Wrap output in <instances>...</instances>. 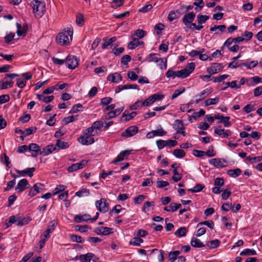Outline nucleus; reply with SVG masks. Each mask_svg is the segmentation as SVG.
Listing matches in <instances>:
<instances>
[{"instance_id": "nucleus-29", "label": "nucleus", "mask_w": 262, "mask_h": 262, "mask_svg": "<svg viewBox=\"0 0 262 262\" xmlns=\"http://www.w3.org/2000/svg\"><path fill=\"white\" fill-rule=\"evenodd\" d=\"M56 149V147L53 145H48L43 148L41 151L42 154L44 156H47L50 154L53 151Z\"/></svg>"}, {"instance_id": "nucleus-51", "label": "nucleus", "mask_w": 262, "mask_h": 262, "mask_svg": "<svg viewBox=\"0 0 262 262\" xmlns=\"http://www.w3.org/2000/svg\"><path fill=\"white\" fill-rule=\"evenodd\" d=\"M157 64L161 69H166L167 68L166 62L167 60L164 58H159Z\"/></svg>"}, {"instance_id": "nucleus-63", "label": "nucleus", "mask_w": 262, "mask_h": 262, "mask_svg": "<svg viewBox=\"0 0 262 262\" xmlns=\"http://www.w3.org/2000/svg\"><path fill=\"white\" fill-rule=\"evenodd\" d=\"M127 77L132 81H135L138 79L137 75L134 71L128 72Z\"/></svg>"}, {"instance_id": "nucleus-15", "label": "nucleus", "mask_w": 262, "mask_h": 262, "mask_svg": "<svg viewBox=\"0 0 262 262\" xmlns=\"http://www.w3.org/2000/svg\"><path fill=\"white\" fill-rule=\"evenodd\" d=\"M15 171L20 176L25 177L28 176L29 177H32L33 176V172L35 171V168L34 167L27 168L23 170L16 169Z\"/></svg>"}, {"instance_id": "nucleus-64", "label": "nucleus", "mask_w": 262, "mask_h": 262, "mask_svg": "<svg viewBox=\"0 0 262 262\" xmlns=\"http://www.w3.org/2000/svg\"><path fill=\"white\" fill-rule=\"evenodd\" d=\"M253 94L255 97H258L262 94V86H259L253 90Z\"/></svg>"}, {"instance_id": "nucleus-43", "label": "nucleus", "mask_w": 262, "mask_h": 262, "mask_svg": "<svg viewBox=\"0 0 262 262\" xmlns=\"http://www.w3.org/2000/svg\"><path fill=\"white\" fill-rule=\"evenodd\" d=\"M204 187V184H197L193 188H190L188 190L191 192H198L202 190Z\"/></svg>"}, {"instance_id": "nucleus-27", "label": "nucleus", "mask_w": 262, "mask_h": 262, "mask_svg": "<svg viewBox=\"0 0 262 262\" xmlns=\"http://www.w3.org/2000/svg\"><path fill=\"white\" fill-rule=\"evenodd\" d=\"M173 127L176 130L177 133H178L179 130L185 129L184 123L182 121L179 119L175 120L173 125Z\"/></svg>"}, {"instance_id": "nucleus-47", "label": "nucleus", "mask_w": 262, "mask_h": 262, "mask_svg": "<svg viewBox=\"0 0 262 262\" xmlns=\"http://www.w3.org/2000/svg\"><path fill=\"white\" fill-rule=\"evenodd\" d=\"M185 91V89L183 87H181L179 89L176 90L171 96V99H174L177 98L179 95L184 93Z\"/></svg>"}, {"instance_id": "nucleus-53", "label": "nucleus", "mask_w": 262, "mask_h": 262, "mask_svg": "<svg viewBox=\"0 0 262 262\" xmlns=\"http://www.w3.org/2000/svg\"><path fill=\"white\" fill-rule=\"evenodd\" d=\"M77 117L78 115L68 116L67 117L64 118L63 121L64 122V124L66 125L69 123L73 122L75 120H77Z\"/></svg>"}, {"instance_id": "nucleus-11", "label": "nucleus", "mask_w": 262, "mask_h": 262, "mask_svg": "<svg viewBox=\"0 0 262 262\" xmlns=\"http://www.w3.org/2000/svg\"><path fill=\"white\" fill-rule=\"evenodd\" d=\"M138 132V128L136 126H130L127 128L121 134L122 137L127 138L130 137L136 134Z\"/></svg>"}, {"instance_id": "nucleus-60", "label": "nucleus", "mask_w": 262, "mask_h": 262, "mask_svg": "<svg viewBox=\"0 0 262 262\" xmlns=\"http://www.w3.org/2000/svg\"><path fill=\"white\" fill-rule=\"evenodd\" d=\"M123 0H114L112 3V7L116 9L123 5Z\"/></svg>"}, {"instance_id": "nucleus-50", "label": "nucleus", "mask_w": 262, "mask_h": 262, "mask_svg": "<svg viewBox=\"0 0 262 262\" xmlns=\"http://www.w3.org/2000/svg\"><path fill=\"white\" fill-rule=\"evenodd\" d=\"M209 18V16L206 15H198L197 16L198 23L200 25L205 23Z\"/></svg>"}, {"instance_id": "nucleus-56", "label": "nucleus", "mask_w": 262, "mask_h": 262, "mask_svg": "<svg viewBox=\"0 0 262 262\" xmlns=\"http://www.w3.org/2000/svg\"><path fill=\"white\" fill-rule=\"evenodd\" d=\"M194 63L193 62H191L188 63L184 69L186 70L187 73H189V75H190V74L194 71Z\"/></svg>"}, {"instance_id": "nucleus-35", "label": "nucleus", "mask_w": 262, "mask_h": 262, "mask_svg": "<svg viewBox=\"0 0 262 262\" xmlns=\"http://www.w3.org/2000/svg\"><path fill=\"white\" fill-rule=\"evenodd\" d=\"M143 242V240L139 237H134L129 243L130 245L139 246L141 243Z\"/></svg>"}, {"instance_id": "nucleus-23", "label": "nucleus", "mask_w": 262, "mask_h": 262, "mask_svg": "<svg viewBox=\"0 0 262 262\" xmlns=\"http://www.w3.org/2000/svg\"><path fill=\"white\" fill-rule=\"evenodd\" d=\"M107 80L114 83H118L122 80V77L120 74L116 72L113 74L109 75L107 78Z\"/></svg>"}, {"instance_id": "nucleus-38", "label": "nucleus", "mask_w": 262, "mask_h": 262, "mask_svg": "<svg viewBox=\"0 0 262 262\" xmlns=\"http://www.w3.org/2000/svg\"><path fill=\"white\" fill-rule=\"evenodd\" d=\"M89 194L90 191L86 188H82L75 193V195L78 197L87 196Z\"/></svg>"}, {"instance_id": "nucleus-40", "label": "nucleus", "mask_w": 262, "mask_h": 262, "mask_svg": "<svg viewBox=\"0 0 262 262\" xmlns=\"http://www.w3.org/2000/svg\"><path fill=\"white\" fill-rule=\"evenodd\" d=\"M257 253L256 251L251 249H245L240 253L241 255H255Z\"/></svg>"}, {"instance_id": "nucleus-14", "label": "nucleus", "mask_w": 262, "mask_h": 262, "mask_svg": "<svg viewBox=\"0 0 262 262\" xmlns=\"http://www.w3.org/2000/svg\"><path fill=\"white\" fill-rule=\"evenodd\" d=\"M95 232L98 235H107L113 232V229L108 227H101L97 228Z\"/></svg>"}, {"instance_id": "nucleus-12", "label": "nucleus", "mask_w": 262, "mask_h": 262, "mask_svg": "<svg viewBox=\"0 0 262 262\" xmlns=\"http://www.w3.org/2000/svg\"><path fill=\"white\" fill-rule=\"evenodd\" d=\"M30 186V184L28 183V181L26 179H23L20 180L15 188V190L17 193L21 192L29 188Z\"/></svg>"}, {"instance_id": "nucleus-49", "label": "nucleus", "mask_w": 262, "mask_h": 262, "mask_svg": "<svg viewBox=\"0 0 262 262\" xmlns=\"http://www.w3.org/2000/svg\"><path fill=\"white\" fill-rule=\"evenodd\" d=\"M193 5L196 6L195 10L197 11H200L204 6V3L203 0H195Z\"/></svg>"}, {"instance_id": "nucleus-4", "label": "nucleus", "mask_w": 262, "mask_h": 262, "mask_svg": "<svg viewBox=\"0 0 262 262\" xmlns=\"http://www.w3.org/2000/svg\"><path fill=\"white\" fill-rule=\"evenodd\" d=\"M17 76H18V75L15 73L6 74L4 79L0 82L2 83L1 89H6L8 87H12L13 82L12 80Z\"/></svg>"}, {"instance_id": "nucleus-52", "label": "nucleus", "mask_w": 262, "mask_h": 262, "mask_svg": "<svg viewBox=\"0 0 262 262\" xmlns=\"http://www.w3.org/2000/svg\"><path fill=\"white\" fill-rule=\"evenodd\" d=\"M70 238L73 242L79 243H82L84 241L81 236L75 234H71L70 235Z\"/></svg>"}, {"instance_id": "nucleus-21", "label": "nucleus", "mask_w": 262, "mask_h": 262, "mask_svg": "<svg viewBox=\"0 0 262 262\" xmlns=\"http://www.w3.org/2000/svg\"><path fill=\"white\" fill-rule=\"evenodd\" d=\"M131 153V150H125L121 152L117 156L116 159L114 160L112 163H116L117 162L123 161L124 158L129 155Z\"/></svg>"}, {"instance_id": "nucleus-2", "label": "nucleus", "mask_w": 262, "mask_h": 262, "mask_svg": "<svg viewBox=\"0 0 262 262\" xmlns=\"http://www.w3.org/2000/svg\"><path fill=\"white\" fill-rule=\"evenodd\" d=\"M31 5L35 17L36 18L41 17L46 11L45 2L42 0H33Z\"/></svg>"}, {"instance_id": "nucleus-57", "label": "nucleus", "mask_w": 262, "mask_h": 262, "mask_svg": "<svg viewBox=\"0 0 262 262\" xmlns=\"http://www.w3.org/2000/svg\"><path fill=\"white\" fill-rule=\"evenodd\" d=\"M228 77V75L224 74L220 75L218 77H213L212 80L214 82H220L223 81V80L226 79Z\"/></svg>"}, {"instance_id": "nucleus-33", "label": "nucleus", "mask_w": 262, "mask_h": 262, "mask_svg": "<svg viewBox=\"0 0 262 262\" xmlns=\"http://www.w3.org/2000/svg\"><path fill=\"white\" fill-rule=\"evenodd\" d=\"M126 111H125L122 116L121 119L124 118V120L125 121H127L131 120L132 118H134L137 115V113L136 112H133L130 114H126Z\"/></svg>"}, {"instance_id": "nucleus-8", "label": "nucleus", "mask_w": 262, "mask_h": 262, "mask_svg": "<svg viewBox=\"0 0 262 262\" xmlns=\"http://www.w3.org/2000/svg\"><path fill=\"white\" fill-rule=\"evenodd\" d=\"M88 161L87 160H82L79 163H77L72 164L71 166L68 168V171L69 172H72L76 171L78 169L83 168L88 164Z\"/></svg>"}, {"instance_id": "nucleus-17", "label": "nucleus", "mask_w": 262, "mask_h": 262, "mask_svg": "<svg viewBox=\"0 0 262 262\" xmlns=\"http://www.w3.org/2000/svg\"><path fill=\"white\" fill-rule=\"evenodd\" d=\"M210 164L213 165L214 167L220 168L225 166L226 160H222L219 158L212 159L209 161Z\"/></svg>"}, {"instance_id": "nucleus-32", "label": "nucleus", "mask_w": 262, "mask_h": 262, "mask_svg": "<svg viewBox=\"0 0 262 262\" xmlns=\"http://www.w3.org/2000/svg\"><path fill=\"white\" fill-rule=\"evenodd\" d=\"M31 221V218L30 217H25L23 219L18 217L17 225L19 226H22L28 224Z\"/></svg>"}, {"instance_id": "nucleus-25", "label": "nucleus", "mask_w": 262, "mask_h": 262, "mask_svg": "<svg viewBox=\"0 0 262 262\" xmlns=\"http://www.w3.org/2000/svg\"><path fill=\"white\" fill-rule=\"evenodd\" d=\"M181 207V204L176 203H171L168 207H166L164 208L165 211L167 212H174Z\"/></svg>"}, {"instance_id": "nucleus-24", "label": "nucleus", "mask_w": 262, "mask_h": 262, "mask_svg": "<svg viewBox=\"0 0 262 262\" xmlns=\"http://www.w3.org/2000/svg\"><path fill=\"white\" fill-rule=\"evenodd\" d=\"M182 13L181 12V10H177V11H171L168 16V19L170 21H172L173 20L179 18L180 17Z\"/></svg>"}, {"instance_id": "nucleus-61", "label": "nucleus", "mask_w": 262, "mask_h": 262, "mask_svg": "<svg viewBox=\"0 0 262 262\" xmlns=\"http://www.w3.org/2000/svg\"><path fill=\"white\" fill-rule=\"evenodd\" d=\"M15 35V33H10L7 35L4 38L5 42L9 43L14 39Z\"/></svg>"}, {"instance_id": "nucleus-9", "label": "nucleus", "mask_w": 262, "mask_h": 262, "mask_svg": "<svg viewBox=\"0 0 262 262\" xmlns=\"http://www.w3.org/2000/svg\"><path fill=\"white\" fill-rule=\"evenodd\" d=\"M223 68L222 63H213L210 67L207 68V72L210 75H213L221 71Z\"/></svg>"}, {"instance_id": "nucleus-26", "label": "nucleus", "mask_w": 262, "mask_h": 262, "mask_svg": "<svg viewBox=\"0 0 262 262\" xmlns=\"http://www.w3.org/2000/svg\"><path fill=\"white\" fill-rule=\"evenodd\" d=\"M95 256L92 253H88L86 254H82L79 256V259L82 262H90L91 259Z\"/></svg>"}, {"instance_id": "nucleus-5", "label": "nucleus", "mask_w": 262, "mask_h": 262, "mask_svg": "<svg viewBox=\"0 0 262 262\" xmlns=\"http://www.w3.org/2000/svg\"><path fill=\"white\" fill-rule=\"evenodd\" d=\"M66 63L70 69H74L79 64V60L75 56L68 55L66 59Z\"/></svg>"}, {"instance_id": "nucleus-48", "label": "nucleus", "mask_w": 262, "mask_h": 262, "mask_svg": "<svg viewBox=\"0 0 262 262\" xmlns=\"http://www.w3.org/2000/svg\"><path fill=\"white\" fill-rule=\"evenodd\" d=\"M103 126V122L101 121H97L94 122L92 126L89 128H92L93 132H94V129H100Z\"/></svg>"}, {"instance_id": "nucleus-36", "label": "nucleus", "mask_w": 262, "mask_h": 262, "mask_svg": "<svg viewBox=\"0 0 262 262\" xmlns=\"http://www.w3.org/2000/svg\"><path fill=\"white\" fill-rule=\"evenodd\" d=\"M158 59L159 57L156 54L151 53L146 57V60L149 62H154L158 63Z\"/></svg>"}, {"instance_id": "nucleus-6", "label": "nucleus", "mask_w": 262, "mask_h": 262, "mask_svg": "<svg viewBox=\"0 0 262 262\" xmlns=\"http://www.w3.org/2000/svg\"><path fill=\"white\" fill-rule=\"evenodd\" d=\"M96 207L99 211L102 212H106L108 210V204L105 199H101L99 201L96 202Z\"/></svg>"}, {"instance_id": "nucleus-62", "label": "nucleus", "mask_w": 262, "mask_h": 262, "mask_svg": "<svg viewBox=\"0 0 262 262\" xmlns=\"http://www.w3.org/2000/svg\"><path fill=\"white\" fill-rule=\"evenodd\" d=\"M130 60L131 57L129 55H125L122 57L121 62L124 65H127Z\"/></svg>"}, {"instance_id": "nucleus-3", "label": "nucleus", "mask_w": 262, "mask_h": 262, "mask_svg": "<svg viewBox=\"0 0 262 262\" xmlns=\"http://www.w3.org/2000/svg\"><path fill=\"white\" fill-rule=\"evenodd\" d=\"M92 128H87L83 131V135L81 136L78 141L81 144L84 145H89L93 144L95 142L93 137Z\"/></svg>"}, {"instance_id": "nucleus-28", "label": "nucleus", "mask_w": 262, "mask_h": 262, "mask_svg": "<svg viewBox=\"0 0 262 262\" xmlns=\"http://www.w3.org/2000/svg\"><path fill=\"white\" fill-rule=\"evenodd\" d=\"M191 246L195 248H202L205 246V245L201 241L196 237H192L190 242Z\"/></svg>"}, {"instance_id": "nucleus-31", "label": "nucleus", "mask_w": 262, "mask_h": 262, "mask_svg": "<svg viewBox=\"0 0 262 262\" xmlns=\"http://www.w3.org/2000/svg\"><path fill=\"white\" fill-rule=\"evenodd\" d=\"M242 170L237 168L234 169H230L228 170L227 174L231 177L236 178L241 173Z\"/></svg>"}, {"instance_id": "nucleus-58", "label": "nucleus", "mask_w": 262, "mask_h": 262, "mask_svg": "<svg viewBox=\"0 0 262 262\" xmlns=\"http://www.w3.org/2000/svg\"><path fill=\"white\" fill-rule=\"evenodd\" d=\"M205 225L208 226L210 229H213L214 227V223L212 221H207L201 222L198 224V227L201 225Z\"/></svg>"}, {"instance_id": "nucleus-42", "label": "nucleus", "mask_w": 262, "mask_h": 262, "mask_svg": "<svg viewBox=\"0 0 262 262\" xmlns=\"http://www.w3.org/2000/svg\"><path fill=\"white\" fill-rule=\"evenodd\" d=\"M55 146L60 149H66L69 147V145L68 142L57 140L56 142Z\"/></svg>"}, {"instance_id": "nucleus-46", "label": "nucleus", "mask_w": 262, "mask_h": 262, "mask_svg": "<svg viewBox=\"0 0 262 262\" xmlns=\"http://www.w3.org/2000/svg\"><path fill=\"white\" fill-rule=\"evenodd\" d=\"M180 254V252L178 250L173 252H170L168 254V259L169 260L174 261L176 260L177 256Z\"/></svg>"}, {"instance_id": "nucleus-1", "label": "nucleus", "mask_w": 262, "mask_h": 262, "mask_svg": "<svg viewBox=\"0 0 262 262\" xmlns=\"http://www.w3.org/2000/svg\"><path fill=\"white\" fill-rule=\"evenodd\" d=\"M73 34V29L69 28L67 30H65L58 34L56 37V41L61 45H69L72 40Z\"/></svg>"}, {"instance_id": "nucleus-41", "label": "nucleus", "mask_w": 262, "mask_h": 262, "mask_svg": "<svg viewBox=\"0 0 262 262\" xmlns=\"http://www.w3.org/2000/svg\"><path fill=\"white\" fill-rule=\"evenodd\" d=\"M140 41H139L138 38H134L132 41L129 42L127 47L129 49L132 50L140 45Z\"/></svg>"}, {"instance_id": "nucleus-19", "label": "nucleus", "mask_w": 262, "mask_h": 262, "mask_svg": "<svg viewBox=\"0 0 262 262\" xmlns=\"http://www.w3.org/2000/svg\"><path fill=\"white\" fill-rule=\"evenodd\" d=\"M216 119L219 120V123H224L225 127H229L231 125L229 121L230 117L229 116L224 117L220 114H217L214 116Z\"/></svg>"}, {"instance_id": "nucleus-16", "label": "nucleus", "mask_w": 262, "mask_h": 262, "mask_svg": "<svg viewBox=\"0 0 262 262\" xmlns=\"http://www.w3.org/2000/svg\"><path fill=\"white\" fill-rule=\"evenodd\" d=\"M16 27H17L16 33L18 36L26 35L27 32L28 30V26L26 24H24L23 25V26H21L20 24H19V23H17Z\"/></svg>"}, {"instance_id": "nucleus-18", "label": "nucleus", "mask_w": 262, "mask_h": 262, "mask_svg": "<svg viewBox=\"0 0 262 262\" xmlns=\"http://www.w3.org/2000/svg\"><path fill=\"white\" fill-rule=\"evenodd\" d=\"M195 14L194 12H191L186 15L183 18V23L185 26H188L194 20Z\"/></svg>"}, {"instance_id": "nucleus-54", "label": "nucleus", "mask_w": 262, "mask_h": 262, "mask_svg": "<svg viewBox=\"0 0 262 262\" xmlns=\"http://www.w3.org/2000/svg\"><path fill=\"white\" fill-rule=\"evenodd\" d=\"M177 77L181 78H185L188 77L189 75V73H187L186 70L182 69L177 72Z\"/></svg>"}, {"instance_id": "nucleus-37", "label": "nucleus", "mask_w": 262, "mask_h": 262, "mask_svg": "<svg viewBox=\"0 0 262 262\" xmlns=\"http://www.w3.org/2000/svg\"><path fill=\"white\" fill-rule=\"evenodd\" d=\"M173 155L178 158H182L185 156V152L181 149H176L173 151Z\"/></svg>"}, {"instance_id": "nucleus-30", "label": "nucleus", "mask_w": 262, "mask_h": 262, "mask_svg": "<svg viewBox=\"0 0 262 262\" xmlns=\"http://www.w3.org/2000/svg\"><path fill=\"white\" fill-rule=\"evenodd\" d=\"M187 231L186 227H180L174 232V235L179 237H181L185 236Z\"/></svg>"}, {"instance_id": "nucleus-45", "label": "nucleus", "mask_w": 262, "mask_h": 262, "mask_svg": "<svg viewBox=\"0 0 262 262\" xmlns=\"http://www.w3.org/2000/svg\"><path fill=\"white\" fill-rule=\"evenodd\" d=\"M83 106L82 104L78 103L73 106L71 110L70 111V114L76 113L80 111H82Z\"/></svg>"}, {"instance_id": "nucleus-44", "label": "nucleus", "mask_w": 262, "mask_h": 262, "mask_svg": "<svg viewBox=\"0 0 262 262\" xmlns=\"http://www.w3.org/2000/svg\"><path fill=\"white\" fill-rule=\"evenodd\" d=\"M173 173L174 174L172 177V179L173 181L177 182L182 179V176L179 173L177 168H174V169H173Z\"/></svg>"}, {"instance_id": "nucleus-34", "label": "nucleus", "mask_w": 262, "mask_h": 262, "mask_svg": "<svg viewBox=\"0 0 262 262\" xmlns=\"http://www.w3.org/2000/svg\"><path fill=\"white\" fill-rule=\"evenodd\" d=\"M153 133H154L155 136H163L167 134V132L160 125L158 126L157 129L153 130Z\"/></svg>"}, {"instance_id": "nucleus-7", "label": "nucleus", "mask_w": 262, "mask_h": 262, "mask_svg": "<svg viewBox=\"0 0 262 262\" xmlns=\"http://www.w3.org/2000/svg\"><path fill=\"white\" fill-rule=\"evenodd\" d=\"M213 89L212 88H208L204 89L200 94L196 95L195 98H198L195 100V103H199L201 101L204 99L208 96L211 93L213 92Z\"/></svg>"}, {"instance_id": "nucleus-10", "label": "nucleus", "mask_w": 262, "mask_h": 262, "mask_svg": "<svg viewBox=\"0 0 262 262\" xmlns=\"http://www.w3.org/2000/svg\"><path fill=\"white\" fill-rule=\"evenodd\" d=\"M43 190V185L40 183H37L34 185L31 188L28 195L30 196H34L37 193L41 192Z\"/></svg>"}, {"instance_id": "nucleus-39", "label": "nucleus", "mask_w": 262, "mask_h": 262, "mask_svg": "<svg viewBox=\"0 0 262 262\" xmlns=\"http://www.w3.org/2000/svg\"><path fill=\"white\" fill-rule=\"evenodd\" d=\"M219 100L220 99L218 97L208 99L205 102V106H207L211 105L216 104L219 102Z\"/></svg>"}, {"instance_id": "nucleus-55", "label": "nucleus", "mask_w": 262, "mask_h": 262, "mask_svg": "<svg viewBox=\"0 0 262 262\" xmlns=\"http://www.w3.org/2000/svg\"><path fill=\"white\" fill-rule=\"evenodd\" d=\"M155 205L154 202H146L144 206L142 207V210L143 212H146L149 211V208L150 206Z\"/></svg>"}, {"instance_id": "nucleus-59", "label": "nucleus", "mask_w": 262, "mask_h": 262, "mask_svg": "<svg viewBox=\"0 0 262 262\" xmlns=\"http://www.w3.org/2000/svg\"><path fill=\"white\" fill-rule=\"evenodd\" d=\"M146 34V32L142 30L138 29L135 32V35L137 36L139 38H143L145 35Z\"/></svg>"}, {"instance_id": "nucleus-22", "label": "nucleus", "mask_w": 262, "mask_h": 262, "mask_svg": "<svg viewBox=\"0 0 262 262\" xmlns=\"http://www.w3.org/2000/svg\"><path fill=\"white\" fill-rule=\"evenodd\" d=\"M91 219V216L88 214L83 215H76L74 219L76 223H81L82 222H88Z\"/></svg>"}, {"instance_id": "nucleus-20", "label": "nucleus", "mask_w": 262, "mask_h": 262, "mask_svg": "<svg viewBox=\"0 0 262 262\" xmlns=\"http://www.w3.org/2000/svg\"><path fill=\"white\" fill-rule=\"evenodd\" d=\"M28 149L35 152V154H32L33 157H36L38 155H41L42 152L39 146L36 143H31L28 146Z\"/></svg>"}, {"instance_id": "nucleus-13", "label": "nucleus", "mask_w": 262, "mask_h": 262, "mask_svg": "<svg viewBox=\"0 0 262 262\" xmlns=\"http://www.w3.org/2000/svg\"><path fill=\"white\" fill-rule=\"evenodd\" d=\"M56 224V222L55 220L52 221L48 226L47 229L44 231L43 233L41 235L40 237L42 238L43 237L47 239L48 238L50 237V233H52L54 230Z\"/></svg>"}]
</instances>
